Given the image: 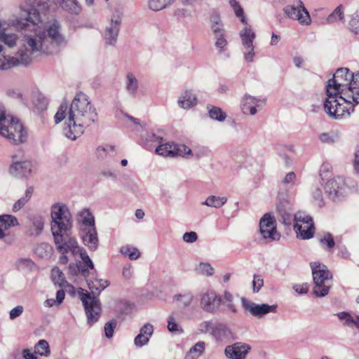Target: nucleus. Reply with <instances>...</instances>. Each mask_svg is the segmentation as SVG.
Instances as JSON below:
<instances>
[{"label": "nucleus", "mask_w": 359, "mask_h": 359, "mask_svg": "<svg viewBox=\"0 0 359 359\" xmlns=\"http://www.w3.org/2000/svg\"><path fill=\"white\" fill-rule=\"evenodd\" d=\"M326 94L324 108L327 115L334 119L348 117L353 111V103L359 104V72L338 69L327 81Z\"/></svg>", "instance_id": "obj_1"}, {"label": "nucleus", "mask_w": 359, "mask_h": 359, "mask_svg": "<svg viewBox=\"0 0 359 359\" xmlns=\"http://www.w3.org/2000/svg\"><path fill=\"white\" fill-rule=\"evenodd\" d=\"M97 114L87 95L77 93L72 103L60 104L55 115V122L65 121L63 133L71 140L80 137L85 129L95 122Z\"/></svg>", "instance_id": "obj_2"}, {"label": "nucleus", "mask_w": 359, "mask_h": 359, "mask_svg": "<svg viewBox=\"0 0 359 359\" xmlns=\"http://www.w3.org/2000/svg\"><path fill=\"white\" fill-rule=\"evenodd\" d=\"M0 135L11 142L20 144L27 140V131L22 123L16 118L7 116L0 105Z\"/></svg>", "instance_id": "obj_3"}, {"label": "nucleus", "mask_w": 359, "mask_h": 359, "mask_svg": "<svg viewBox=\"0 0 359 359\" xmlns=\"http://www.w3.org/2000/svg\"><path fill=\"white\" fill-rule=\"evenodd\" d=\"M314 282L313 294L319 297L326 296L332 285V276L327 266L318 262L311 263Z\"/></svg>", "instance_id": "obj_4"}, {"label": "nucleus", "mask_w": 359, "mask_h": 359, "mask_svg": "<svg viewBox=\"0 0 359 359\" xmlns=\"http://www.w3.org/2000/svg\"><path fill=\"white\" fill-rule=\"evenodd\" d=\"M53 236L56 248L62 255L59 259L60 264H66L68 263L69 258L67 254L69 252H71L73 256L78 255L81 247L79 245L76 239L72 236L69 231L54 233Z\"/></svg>", "instance_id": "obj_5"}, {"label": "nucleus", "mask_w": 359, "mask_h": 359, "mask_svg": "<svg viewBox=\"0 0 359 359\" xmlns=\"http://www.w3.org/2000/svg\"><path fill=\"white\" fill-rule=\"evenodd\" d=\"M52 233L69 231L72 226V215L67 206L55 203L51 207Z\"/></svg>", "instance_id": "obj_6"}, {"label": "nucleus", "mask_w": 359, "mask_h": 359, "mask_svg": "<svg viewBox=\"0 0 359 359\" xmlns=\"http://www.w3.org/2000/svg\"><path fill=\"white\" fill-rule=\"evenodd\" d=\"M283 11L287 18L297 20L302 26H309L311 24L309 12L301 0L294 1L292 4L285 6Z\"/></svg>", "instance_id": "obj_7"}, {"label": "nucleus", "mask_w": 359, "mask_h": 359, "mask_svg": "<svg viewBox=\"0 0 359 359\" xmlns=\"http://www.w3.org/2000/svg\"><path fill=\"white\" fill-rule=\"evenodd\" d=\"M81 300L85 309L87 323L89 326H92L98 321L100 316L102 309L100 301L88 292L81 294Z\"/></svg>", "instance_id": "obj_8"}, {"label": "nucleus", "mask_w": 359, "mask_h": 359, "mask_svg": "<svg viewBox=\"0 0 359 359\" xmlns=\"http://www.w3.org/2000/svg\"><path fill=\"white\" fill-rule=\"evenodd\" d=\"M259 231L266 242L278 241L280 233L277 231L276 220L271 212L263 215L259 221Z\"/></svg>", "instance_id": "obj_9"}, {"label": "nucleus", "mask_w": 359, "mask_h": 359, "mask_svg": "<svg viewBox=\"0 0 359 359\" xmlns=\"http://www.w3.org/2000/svg\"><path fill=\"white\" fill-rule=\"evenodd\" d=\"M156 153L163 156L176 157L182 156L191 158V149L184 144H177L172 142L161 144L156 149Z\"/></svg>", "instance_id": "obj_10"}, {"label": "nucleus", "mask_w": 359, "mask_h": 359, "mask_svg": "<svg viewBox=\"0 0 359 359\" xmlns=\"http://www.w3.org/2000/svg\"><path fill=\"white\" fill-rule=\"evenodd\" d=\"M265 104V99L245 94L241 97L240 107L244 115L255 116L264 108Z\"/></svg>", "instance_id": "obj_11"}, {"label": "nucleus", "mask_w": 359, "mask_h": 359, "mask_svg": "<svg viewBox=\"0 0 359 359\" xmlns=\"http://www.w3.org/2000/svg\"><path fill=\"white\" fill-rule=\"evenodd\" d=\"M241 302L245 311L257 318H262L269 313H275L277 309L276 305L257 304L244 297H241Z\"/></svg>", "instance_id": "obj_12"}, {"label": "nucleus", "mask_w": 359, "mask_h": 359, "mask_svg": "<svg viewBox=\"0 0 359 359\" xmlns=\"http://www.w3.org/2000/svg\"><path fill=\"white\" fill-rule=\"evenodd\" d=\"M222 302V298L214 290H208L201 294L200 305L208 313L217 312Z\"/></svg>", "instance_id": "obj_13"}, {"label": "nucleus", "mask_w": 359, "mask_h": 359, "mask_svg": "<svg viewBox=\"0 0 359 359\" xmlns=\"http://www.w3.org/2000/svg\"><path fill=\"white\" fill-rule=\"evenodd\" d=\"M346 187L344 177H336L325 183L324 190L330 199L336 201L343 196Z\"/></svg>", "instance_id": "obj_14"}, {"label": "nucleus", "mask_w": 359, "mask_h": 359, "mask_svg": "<svg viewBox=\"0 0 359 359\" xmlns=\"http://www.w3.org/2000/svg\"><path fill=\"white\" fill-rule=\"evenodd\" d=\"M58 8L71 15H79L83 9L78 0H57L48 7L49 11H55Z\"/></svg>", "instance_id": "obj_15"}, {"label": "nucleus", "mask_w": 359, "mask_h": 359, "mask_svg": "<svg viewBox=\"0 0 359 359\" xmlns=\"http://www.w3.org/2000/svg\"><path fill=\"white\" fill-rule=\"evenodd\" d=\"M211 335L217 342L228 343L235 339L231 329L225 323H215Z\"/></svg>", "instance_id": "obj_16"}, {"label": "nucleus", "mask_w": 359, "mask_h": 359, "mask_svg": "<svg viewBox=\"0 0 359 359\" xmlns=\"http://www.w3.org/2000/svg\"><path fill=\"white\" fill-rule=\"evenodd\" d=\"M250 350L251 346L249 344L236 342L227 346L224 349V354L230 359H245Z\"/></svg>", "instance_id": "obj_17"}, {"label": "nucleus", "mask_w": 359, "mask_h": 359, "mask_svg": "<svg viewBox=\"0 0 359 359\" xmlns=\"http://www.w3.org/2000/svg\"><path fill=\"white\" fill-rule=\"evenodd\" d=\"M17 39H18V36H17V35L15 34L9 33L4 28L3 29V30H0V41L4 43L8 47H10V48L13 47L16 44ZM0 46L1 48V50L0 52L1 53L0 55L1 56H4L6 59V60H8V62H10L15 57H17V55L18 54V51L17 52L15 55L13 56V57L6 56L4 55V53L3 52V47H2V46L1 44H0ZM17 65H12L11 66H10L8 67H6V68H1L0 67V69L4 70V69H9L11 67H14V66H17Z\"/></svg>", "instance_id": "obj_18"}, {"label": "nucleus", "mask_w": 359, "mask_h": 359, "mask_svg": "<svg viewBox=\"0 0 359 359\" xmlns=\"http://www.w3.org/2000/svg\"><path fill=\"white\" fill-rule=\"evenodd\" d=\"M81 237L83 244L89 250L95 251L97 248L99 239L95 226L88 229H81Z\"/></svg>", "instance_id": "obj_19"}, {"label": "nucleus", "mask_w": 359, "mask_h": 359, "mask_svg": "<svg viewBox=\"0 0 359 359\" xmlns=\"http://www.w3.org/2000/svg\"><path fill=\"white\" fill-rule=\"evenodd\" d=\"M32 171V164L30 161L13 162L9 168L10 173L16 177H27Z\"/></svg>", "instance_id": "obj_20"}, {"label": "nucleus", "mask_w": 359, "mask_h": 359, "mask_svg": "<svg viewBox=\"0 0 359 359\" xmlns=\"http://www.w3.org/2000/svg\"><path fill=\"white\" fill-rule=\"evenodd\" d=\"M177 104L180 107L184 109L192 108L198 104L197 96L194 90L185 89L180 93Z\"/></svg>", "instance_id": "obj_21"}, {"label": "nucleus", "mask_w": 359, "mask_h": 359, "mask_svg": "<svg viewBox=\"0 0 359 359\" xmlns=\"http://www.w3.org/2000/svg\"><path fill=\"white\" fill-rule=\"evenodd\" d=\"M120 30V25L109 22L106 26L104 34V39L107 45L114 46L117 41Z\"/></svg>", "instance_id": "obj_22"}, {"label": "nucleus", "mask_w": 359, "mask_h": 359, "mask_svg": "<svg viewBox=\"0 0 359 359\" xmlns=\"http://www.w3.org/2000/svg\"><path fill=\"white\" fill-rule=\"evenodd\" d=\"M124 86L128 95L133 97L137 95L140 86L139 81L133 72H128L126 73Z\"/></svg>", "instance_id": "obj_23"}, {"label": "nucleus", "mask_w": 359, "mask_h": 359, "mask_svg": "<svg viewBox=\"0 0 359 359\" xmlns=\"http://www.w3.org/2000/svg\"><path fill=\"white\" fill-rule=\"evenodd\" d=\"M294 230H300L302 225L306 224L307 227H312V218L305 212L298 211L294 216Z\"/></svg>", "instance_id": "obj_24"}, {"label": "nucleus", "mask_w": 359, "mask_h": 359, "mask_svg": "<svg viewBox=\"0 0 359 359\" xmlns=\"http://www.w3.org/2000/svg\"><path fill=\"white\" fill-rule=\"evenodd\" d=\"M210 23L211 31L214 36L225 33L224 25L217 13H213L210 15Z\"/></svg>", "instance_id": "obj_25"}, {"label": "nucleus", "mask_w": 359, "mask_h": 359, "mask_svg": "<svg viewBox=\"0 0 359 359\" xmlns=\"http://www.w3.org/2000/svg\"><path fill=\"white\" fill-rule=\"evenodd\" d=\"M245 27L240 32V37L241 39L243 46H249V45L253 44V41L255 38V34L252 31L251 26L245 24Z\"/></svg>", "instance_id": "obj_26"}, {"label": "nucleus", "mask_w": 359, "mask_h": 359, "mask_svg": "<svg viewBox=\"0 0 359 359\" xmlns=\"http://www.w3.org/2000/svg\"><path fill=\"white\" fill-rule=\"evenodd\" d=\"M81 229L95 227V219L92 213L87 209H84L79 213Z\"/></svg>", "instance_id": "obj_27"}, {"label": "nucleus", "mask_w": 359, "mask_h": 359, "mask_svg": "<svg viewBox=\"0 0 359 359\" xmlns=\"http://www.w3.org/2000/svg\"><path fill=\"white\" fill-rule=\"evenodd\" d=\"M88 285L92 294L95 296L99 295L101 291L109 285V282L106 280L95 279L94 281L88 282Z\"/></svg>", "instance_id": "obj_28"}, {"label": "nucleus", "mask_w": 359, "mask_h": 359, "mask_svg": "<svg viewBox=\"0 0 359 359\" xmlns=\"http://www.w3.org/2000/svg\"><path fill=\"white\" fill-rule=\"evenodd\" d=\"M226 201L227 198L225 196H210L205 201L202 202L201 204L210 208H219L222 207Z\"/></svg>", "instance_id": "obj_29"}, {"label": "nucleus", "mask_w": 359, "mask_h": 359, "mask_svg": "<svg viewBox=\"0 0 359 359\" xmlns=\"http://www.w3.org/2000/svg\"><path fill=\"white\" fill-rule=\"evenodd\" d=\"M338 318L340 320H344V325L349 327L355 326L359 329V316L353 318L348 312L343 311L337 313Z\"/></svg>", "instance_id": "obj_30"}, {"label": "nucleus", "mask_w": 359, "mask_h": 359, "mask_svg": "<svg viewBox=\"0 0 359 359\" xmlns=\"http://www.w3.org/2000/svg\"><path fill=\"white\" fill-rule=\"evenodd\" d=\"M205 346L204 341L197 342L187 353L185 359H198L204 352Z\"/></svg>", "instance_id": "obj_31"}, {"label": "nucleus", "mask_w": 359, "mask_h": 359, "mask_svg": "<svg viewBox=\"0 0 359 359\" xmlns=\"http://www.w3.org/2000/svg\"><path fill=\"white\" fill-rule=\"evenodd\" d=\"M194 295L190 292H184L175 294L173 300L178 304L184 307L189 306L193 301Z\"/></svg>", "instance_id": "obj_32"}, {"label": "nucleus", "mask_w": 359, "mask_h": 359, "mask_svg": "<svg viewBox=\"0 0 359 359\" xmlns=\"http://www.w3.org/2000/svg\"><path fill=\"white\" fill-rule=\"evenodd\" d=\"M43 227L44 219L41 216L33 217L32 219V226L30 228L31 235H40L43 229Z\"/></svg>", "instance_id": "obj_33"}, {"label": "nucleus", "mask_w": 359, "mask_h": 359, "mask_svg": "<svg viewBox=\"0 0 359 359\" xmlns=\"http://www.w3.org/2000/svg\"><path fill=\"white\" fill-rule=\"evenodd\" d=\"M344 8L342 5H339L334 11L333 12L330 14L326 21L327 23L331 24L336 22L337 21H341L344 22Z\"/></svg>", "instance_id": "obj_34"}, {"label": "nucleus", "mask_w": 359, "mask_h": 359, "mask_svg": "<svg viewBox=\"0 0 359 359\" xmlns=\"http://www.w3.org/2000/svg\"><path fill=\"white\" fill-rule=\"evenodd\" d=\"M209 116L213 119L219 122L224 121L226 118V114L224 112L221 108L212 105H208L207 107Z\"/></svg>", "instance_id": "obj_35"}, {"label": "nucleus", "mask_w": 359, "mask_h": 359, "mask_svg": "<svg viewBox=\"0 0 359 359\" xmlns=\"http://www.w3.org/2000/svg\"><path fill=\"white\" fill-rule=\"evenodd\" d=\"M33 104L39 110L46 109L48 105L46 97L39 92H34L32 97Z\"/></svg>", "instance_id": "obj_36"}, {"label": "nucleus", "mask_w": 359, "mask_h": 359, "mask_svg": "<svg viewBox=\"0 0 359 359\" xmlns=\"http://www.w3.org/2000/svg\"><path fill=\"white\" fill-rule=\"evenodd\" d=\"M176 0H149V7L154 11H161L172 5Z\"/></svg>", "instance_id": "obj_37"}, {"label": "nucleus", "mask_w": 359, "mask_h": 359, "mask_svg": "<svg viewBox=\"0 0 359 359\" xmlns=\"http://www.w3.org/2000/svg\"><path fill=\"white\" fill-rule=\"evenodd\" d=\"M116 154L115 147L111 145L100 146L96 149V155L101 160L105 159L108 156H113Z\"/></svg>", "instance_id": "obj_38"}, {"label": "nucleus", "mask_w": 359, "mask_h": 359, "mask_svg": "<svg viewBox=\"0 0 359 359\" xmlns=\"http://www.w3.org/2000/svg\"><path fill=\"white\" fill-rule=\"evenodd\" d=\"M168 330L174 334H180L183 333L182 326L178 323L177 317L174 315H170L168 318Z\"/></svg>", "instance_id": "obj_39"}, {"label": "nucleus", "mask_w": 359, "mask_h": 359, "mask_svg": "<svg viewBox=\"0 0 359 359\" xmlns=\"http://www.w3.org/2000/svg\"><path fill=\"white\" fill-rule=\"evenodd\" d=\"M33 193V189L32 187L28 188L26 191L24 196L21 197L20 199H18L13 205V211L16 212L21 210L26 203L29 201V200L31 198V196Z\"/></svg>", "instance_id": "obj_40"}, {"label": "nucleus", "mask_w": 359, "mask_h": 359, "mask_svg": "<svg viewBox=\"0 0 359 359\" xmlns=\"http://www.w3.org/2000/svg\"><path fill=\"white\" fill-rule=\"evenodd\" d=\"M295 233H297V236L301 239H309L313 236L314 234V224L312 222V227H307L306 224L302 225L300 230H297V229H294Z\"/></svg>", "instance_id": "obj_41"}, {"label": "nucleus", "mask_w": 359, "mask_h": 359, "mask_svg": "<svg viewBox=\"0 0 359 359\" xmlns=\"http://www.w3.org/2000/svg\"><path fill=\"white\" fill-rule=\"evenodd\" d=\"M51 277L55 284L60 287H65L67 282L65 280V275L62 271L57 267H54L51 271Z\"/></svg>", "instance_id": "obj_42"}, {"label": "nucleus", "mask_w": 359, "mask_h": 359, "mask_svg": "<svg viewBox=\"0 0 359 359\" xmlns=\"http://www.w3.org/2000/svg\"><path fill=\"white\" fill-rule=\"evenodd\" d=\"M0 222L4 224V229L7 231L10 228L18 226L19 223L17 218L11 215H0Z\"/></svg>", "instance_id": "obj_43"}, {"label": "nucleus", "mask_w": 359, "mask_h": 359, "mask_svg": "<svg viewBox=\"0 0 359 359\" xmlns=\"http://www.w3.org/2000/svg\"><path fill=\"white\" fill-rule=\"evenodd\" d=\"M34 352L41 356H48L50 354L48 343L44 339L39 340L34 346Z\"/></svg>", "instance_id": "obj_44"}, {"label": "nucleus", "mask_w": 359, "mask_h": 359, "mask_svg": "<svg viewBox=\"0 0 359 359\" xmlns=\"http://www.w3.org/2000/svg\"><path fill=\"white\" fill-rule=\"evenodd\" d=\"M222 302L226 304V308L233 313L238 312V309L233 303V296L229 292L225 290L223 294Z\"/></svg>", "instance_id": "obj_45"}, {"label": "nucleus", "mask_w": 359, "mask_h": 359, "mask_svg": "<svg viewBox=\"0 0 359 359\" xmlns=\"http://www.w3.org/2000/svg\"><path fill=\"white\" fill-rule=\"evenodd\" d=\"M120 252L126 257H128L130 259H137L140 256L139 250L134 247L130 245H125L121 247Z\"/></svg>", "instance_id": "obj_46"}, {"label": "nucleus", "mask_w": 359, "mask_h": 359, "mask_svg": "<svg viewBox=\"0 0 359 359\" xmlns=\"http://www.w3.org/2000/svg\"><path fill=\"white\" fill-rule=\"evenodd\" d=\"M229 4L233 8L236 15L241 18V21L243 24H246V18L245 17L243 10L239 5L238 2L236 0H229Z\"/></svg>", "instance_id": "obj_47"}, {"label": "nucleus", "mask_w": 359, "mask_h": 359, "mask_svg": "<svg viewBox=\"0 0 359 359\" xmlns=\"http://www.w3.org/2000/svg\"><path fill=\"white\" fill-rule=\"evenodd\" d=\"M197 272L204 276H212L214 273V269L208 263L201 262L196 268Z\"/></svg>", "instance_id": "obj_48"}, {"label": "nucleus", "mask_w": 359, "mask_h": 359, "mask_svg": "<svg viewBox=\"0 0 359 359\" xmlns=\"http://www.w3.org/2000/svg\"><path fill=\"white\" fill-rule=\"evenodd\" d=\"M214 325L215 323H213L211 320H205L198 324L197 330L200 334H211Z\"/></svg>", "instance_id": "obj_49"}, {"label": "nucleus", "mask_w": 359, "mask_h": 359, "mask_svg": "<svg viewBox=\"0 0 359 359\" xmlns=\"http://www.w3.org/2000/svg\"><path fill=\"white\" fill-rule=\"evenodd\" d=\"M215 40V45L219 49L220 53L225 50V47L227 46L228 42L225 38V34L217 35L214 36Z\"/></svg>", "instance_id": "obj_50"}, {"label": "nucleus", "mask_w": 359, "mask_h": 359, "mask_svg": "<svg viewBox=\"0 0 359 359\" xmlns=\"http://www.w3.org/2000/svg\"><path fill=\"white\" fill-rule=\"evenodd\" d=\"M312 198L313 200V203L316 205L320 207V208L325 205L323 194H322L321 190L319 188H316L313 191Z\"/></svg>", "instance_id": "obj_51"}, {"label": "nucleus", "mask_w": 359, "mask_h": 359, "mask_svg": "<svg viewBox=\"0 0 359 359\" xmlns=\"http://www.w3.org/2000/svg\"><path fill=\"white\" fill-rule=\"evenodd\" d=\"M117 325L116 320H111L104 325V330L107 338H111L114 335V329Z\"/></svg>", "instance_id": "obj_52"}, {"label": "nucleus", "mask_w": 359, "mask_h": 359, "mask_svg": "<svg viewBox=\"0 0 359 359\" xmlns=\"http://www.w3.org/2000/svg\"><path fill=\"white\" fill-rule=\"evenodd\" d=\"M51 247L47 243H41L35 248V253L41 257H44L50 254Z\"/></svg>", "instance_id": "obj_53"}, {"label": "nucleus", "mask_w": 359, "mask_h": 359, "mask_svg": "<svg viewBox=\"0 0 359 359\" xmlns=\"http://www.w3.org/2000/svg\"><path fill=\"white\" fill-rule=\"evenodd\" d=\"M348 27L349 30L355 34H358L359 31V15L358 14H353L348 25Z\"/></svg>", "instance_id": "obj_54"}, {"label": "nucleus", "mask_w": 359, "mask_h": 359, "mask_svg": "<svg viewBox=\"0 0 359 359\" xmlns=\"http://www.w3.org/2000/svg\"><path fill=\"white\" fill-rule=\"evenodd\" d=\"M78 255L80 256V258L82 259L83 264L89 269H93L94 267L93 263L92 260L90 259L86 250L80 248L79 251L78 252Z\"/></svg>", "instance_id": "obj_55"}, {"label": "nucleus", "mask_w": 359, "mask_h": 359, "mask_svg": "<svg viewBox=\"0 0 359 359\" xmlns=\"http://www.w3.org/2000/svg\"><path fill=\"white\" fill-rule=\"evenodd\" d=\"M248 46L243 47V54L245 61L251 62L253 61V58L255 55V48L253 44L249 45Z\"/></svg>", "instance_id": "obj_56"}, {"label": "nucleus", "mask_w": 359, "mask_h": 359, "mask_svg": "<svg viewBox=\"0 0 359 359\" xmlns=\"http://www.w3.org/2000/svg\"><path fill=\"white\" fill-rule=\"evenodd\" d=\"M264 285V279L260 275H254L252 280V291L257 293Z\"/></svg>", "instance_id": "obj_57"}, {"label": "nucleus", "mask_w": 359, "mask_h": 359, "mask_svg": "<svg viewBox=\"0 0 359 359\" xmlns=\"http://www.w3.org/2000/svg\"><path fill=\"white\" fill-rule=\"evenodd\" d=\"M123 15V8L119 7L115 8L112 13L110 21L114 22L115 24L116 23L121 25Z\"/></svg>", "instance_id": "obj_58"}, {"label": "nucleus", "mask_w": 359, "mask_h": 359, "mask_svg": "<svg viewBox=\"0 0 359 359\" xmlns=\"http://www.w3.org/2000/svg\"><path fill=\"white\" fill-rule=\"evenodd\" d=\"M320 243L323 245H326L327 250L332 249L335 245L334 238L330 233L323 235V237L320 239Z\"/></svg>", "instance_id": "obj_59"}, {"label": "nucleus", "mask_w": 359, "mask_h": 359, "mask_svg": "<svg viewBox=\"0 0 359 359\" xmlns=\"http://www.w3.org/2000/svg\"><path fill=\"white\" fill-rule=\"evenodd\" d=\"M319 139L322 142L332 144L337 140V136L331 133H324L320 135Z\"/></svg>", "instance_id": "obj_60"}, {"label": "nucleus", "mask_w": 359, "mask_h": 359, "mask_svg": "<svg viewBox=\"0 0 359 359\" xmlns=\"http://www.w3.org/2000/svg\"><path fill=\"white\" fill-rule=\"evenodd\" d=\"M149 339L142 333H139L134 339V344L137 347H142L148 344Z\"/></svg>", "instance_id": "obj_61"}, {"label": "nucleus", "mask_w": 359, "mask_h": 359, "mask_svg": "<svg viewBox=\"0 0 359 359\" xmlns=\"http://www.w3.org/2000/svg\"><path fill=\"white\" fill-rule=\"evenodd\" d=\"M140 332L150 339L154 333V326L151 323H147L140 328Z\"/></svg>", "instance_id": "obj_62"}, {"label": "nucleus", "mask_w": 359, "mask_h": 359, "mask_svg": "<svg viewBox=\"0 0 359 359\" xmlns=\"http://www.w3.org/2000/svg\"><path fill=\"white\" fill-rule=\"evenodd\" d=\"M24 311V308L21 305H18L12 309L9 312V318L11 320H15L16 318L20 316Z\"/></svg>", "instance_id": "obj_63"}, {"label": "nucleus", "mask_w": 359, "mask_h": 359, "mask_svg": "<svg viewBox=\"0 0 359 359\" xmlns=\"http://www.w3.org/2000/svg\"><path fill=\"white\" fill-rule=\"evenodd\" d=\"M174 15L178 19H183L190 15V12L184 8H178L175 10Z\"/></svg>", "instance_id": "obj_64"}]
</instances>
